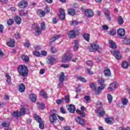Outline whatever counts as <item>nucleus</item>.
<instances>
[{
	"instance_id": "nucleus-11",
	"label": "nucleus",
	"mask_w": 130,
	"mask_h": 130,
	"mask_svg": "<svg viewBox=\"0 0 130 130\" xmlns=\"http://www.w3.org/2000/svg\"><path fill=\"white\" fill-rule=\"evenodd\" d=\"M56 114L53 113L50 115L49 117V121L51 123H55L56 122Z\"/></svg>"
},
{
	"instance_id": "nucleus-61",
	"label": "nucleus",
	"mask_w": 130,
	"mask_h": 130,
	"mask_svg": "<svg viewBox=\"0 0 130 130\" xmlns=\"http://www.w3.org/2000/svg\"><path fill=\"white\" fill-rule=\"evenodd\" d=\"M57 116L58 119H59V120H60L61 121H64V118H63V117H61V116H59V115H57Z\"/></svg>"
},
{
	"instance_id": "nucleus-3",
	"label": "nucleus",
	"mask_w": 130,
	"mask_h": 130,
	"mask_svg": "<svg viewBox=\"0 0 130 130\" xmlns=\"http://www.w3.org/2000/svg\"><path fill=\"white\" fill-rule=\"evenodd\" d=\"M99 49V45L96 43H91L87 47V50L90 52H94L97 51Z\"/></svg>"
},
{
	"instance_id": "nucleus-30",
	"label": "nucleus",
	"mask_w": 130,
	"mask_h": 130,
	"mask_svg": "<svg viewBox=\"0 0 130 130\" xmlns=\"http://www.w3.org/2000/svg\"><path fill=\"white\" fill-rule=\"evenodd\" d=\"M121 103L123 106H126L127 105V103H128V100L125 98H124L121 99Z\"/></svg>"
},
{
	"instance_id": "nucleus-54",
	"label": "nucleus",
	"mask_w": 130,
	"mask_h": 130,
	"mask_svg": "<svg viewBox=\"0 0 130 130\" xmlns=\"http://www.w3.org/2000/svg\"><path fill=\"white\" fill-rule=\"evenodd\" d=\"M115 34H116V31L114 29H112L110 31V35H111L112 36H114Z\"/></svg>"
},
{
	"instance_id": "nucleus-23",
	"label": "nucleus",
	"mask_w": 130,
	"mask_h": 130,
	"mask_svg": "<svg viewBox=\"0 0 130 130\" xmlns=\"http://www.w3.org/2000/svg\"><path fill=\"white\" fill-rule=\"evenodd\" d=\"M6 82L8 84V85H12V80L11 79V76H10V75L9 74H6Z\"/></svg>"
},
{
	"instance_id": "nucleus-38",
	"label": "nucleus",
	"mask_w": 130,
	"mask_h": 130,
	"mask_svg": "<svg viewBox=\"0 0 130 130\" xmlns=\"http://www.w3.org/2000/svg\"><path fill=\"white\" fill-rule=\"evenodd\" d=\"M123 44H126L127 45H130V39H129V38L125 39L123 41Z\"/></svg>"
},
{
	"instance_id": "nucleus-18",
	"label": "nucleus",
	"mask_w": 130,
	"mask_h": 130,
	"mask_svg": "<svg viewBox=\"0 0 130 130\" xmlns=\"http://www.w3.org/2000/svg\"><path fill=\"white\" fill-rule=\"evenodd\" d=\"M104 14L108 21H111V17H110V14H109V11L108 9H104Z\"/></svg>"
},
{
	"instance_id": "nucleus-31",
	"label": "nucleus",
	"mask_w": 130,
	"mask_h": 130,
	"mask_svg": "<svg viewBox=\"0 0 130 130\" xmlns=\"http://www.w3.org/2000/svg\"><path fill=\"white\" fill-rule=\"evenodd\" d=\"M59 81V82H63L64 81V73L61 72L60 73Z\"/></svg>"
},
{
	"instance_id": "nucleus-10",
	"label": "nucleus",
	"mask_w": 130,
	"mask_h": 130,
	"mask_svg": "<svg viewBox=\"0 0 130 130\" xmlns=\"http://www.w3.org/2000/svg\"><path fill=\"white\" fill-rule=\"evenodd\" d=\"M84 14L86 17H88L89 18H91L94 16V12L92 10H86L84 11Z\"/></svg>"
},
{
	"instance_id": "nucleus-53",
	"label": "nucleus",
	"mask_w": 130,
	"mask_h": 130,
	"mask_svg": "<svg viewBox=\"0 0 130 130\" xmlns=\"http://www.w3.org/2000/svg\"><path fill=\"white\" fill-rule=\"evenodd\" d=\"M64 101H66V103H69V102H70V95L65 96Z\"/></svg>"
},
{
	"instance_id": "nucleus-36",
	"label": "nucleus",
	"mask_w": 130,
	"mask_h": 130,
	"mask_svg": "<svg viewBox=\"0 0 130 130\" xmlns=\"http://www.w3.org/2000/svg\"><path fill=\"white\" fill-rule=\"evenodd\" d=\"M60 37H61V36L57 35L56 37H54L50 39V41H51V42H54V41H55V40H57V39H59V38H60Z\"/></svg>"
},
{
	"instance_id": "nucleus-50",
	"label": "nucleus",
	"mask_w": 130,
	"mask_h": 130,
	"mask_svg": "<svg viewBox=\"0 0 130 130\" xmlns=\"http://www.w3.org/2000/svg\"><path fill=\"white\" fill-rule=\"evenodd\" d=\"M13 23H14V19H10L7 21V24L9 26H11V25H13Z\"/></svg>"
},
{
	"instance_id": "nucleus-28",
	"label": "nucleus",
	"mask_w": 130,
	"mask_h": 130,
	"mask_svg": "<svg viewBox=\"0 0 130 130\" xmlns=\"http://www.w3.org/2000/svg\"><path fill=\"white\" fill-rule=\"evenodd\" d=\"M14 21L17 25H20V24H21V22H22V19H21V17L16 16L14 18Z\"/></svg>"
},
{
	"instance_id": "nucleus-34",
	"label": "nucleus",
	"mask_w": 130,
	"mask_h": 130,
	"mask_svg": "<svg viewBox=\"0 0 130 130\" xmlns=\"http://www.w3.org/2000/svg\"><path fill=\"white\" fill-rule=\"evenodd\" d=\"M83 37L87 42H89L90 41V35L89 34H84L83 35Z\"/></svg>"
},
{
	"instance_id": "nucleus-5",
	"label": "nucleus",
	"mask_w": 130,
	"mask_h": 130,
	"mask_svg": "<svg viewBox=\"0 0 130 130\" xmlns=\"http://www.w3.org/2000/svg\"><path fill=\"white\" fill-rule=\"evenodd\" d=\"M72 57H73V55L71 54L70 52H67L64 54L63 56L62 57V62H66V61H70L71 59H72Z\"/></svg>"
},
{
	"instance_id": "nucleus-42",
	"label": "nucleus",
	"mask_w": 130,
	"mask_h": 130,
	"mask_svg": "<svg viewBox=\"0 0 130 130\" xmlns=\"http://www.w3.org/2000/svg\"><path fill=\"white\" fill-rule=\"evenodd\" d=\"M56 102L57 104H58V105H60V104H62V103H63V102H64V99H62L61 100H57Z\"/></svg>"
},
{
	"instance_id": "nucleus-41",
	"label": "nucleus",
	"mask_w": 130,
	"mask_h": 130,
	"mask_svg": "<svg viewBox=\"0 0 130 130\" xmlns=\"http://www.w3.org/2000/svg\"><path fill=\"white\" fill-rule=\"evenodd\" d=\"M37 105H38V107L41 110L44 109V107H45L44 104L41 103H38Z\"/></svg>"
},
{
	"instance_id": "nucleus-63",
	"label": "nucleus",
	"mask_w": 130,
	"mask_h": 130,
	"mask_svg": "<svg viewBox=\"0 0 130 130\" xmlns=\"http://www.w3.org/2000/svg\"><path fill=\"white\" fill-rule=\"evenodd\" d=\"M118 130H129V127H127L126 128L123 127H120L119 128Z\"/></svg>"
},
{
	"instance_id": "nucleus-4",
	"label": "nucleus",
	"mask_w": 130,
	"mask_h": 130,
	"mask_svg": "<svg viewBox=\"0 0 130 130\" xmlns=\"http://www.w3.org/2000/svg\"><path fill=\"white\" fill-rule=\"evenodd\" d=\"M79 29L78 28L74 29L72 30L69 31L68 32V36L69 38L74 39L76 37V35H78Z\"/></svg>"
},
{
	"instance_id": "nucleus-62",
	"label": "nucleus",
	"mask_w": 130,
	"mask_h": 130,
	"mask_svg": "<svg viewBox=\"0 0 130 130\" xmlns=\"http://www.w3.org/2000/svg\"><path fill=\"white\" fill-rule=\"evenodd\" d=\"M60 111L61 113H62L63 114H64V113H66V110H64V109L62 107H61L60 108Z\"/></svg>"
},
{
	"instance_id": "nucleus-2",
	"label": "nucleus",
	"mask_w": 130,
	"mask_h": 130,
	"mask_svg": "<svg viewBox=\"0 0 130 130\" xmlns=\"http://www.w3.org/2000/svg\"><path fill=\"white\" fill-rule=\"evenodd\" d=\"M104 79L101 78L98 80V84L100 85V86H99L97 90H96V94H100L101 93L102 90H103L105 87H106V85L104 84Z\"/></svg>"
},
{
	"instance_id": "nucleus-6",
	"label": "nucleus",
	"mask_w": 130,
	"mask_h": 130,
	"mask_svg": "<svg viewBox=\"0 0 130 130\" xmlns=\"http://www.w3.org/2000/svg\"><path fill=\"white\" fill-rule=\"evenodd\" d=\"M118 87V84H117V82L116 81H114L113 83L110 84L109 87L108 88V90L110 92H112V91H114L115 89H117Z\"/></svg>"
},
{
	"instance_id": "nucleus-12",
	"label": "nucleus",
	"mask_w": 130,
	"mask_h": 130,
	"mask_svg": "<svg viewBox=\"0 0 130 130\" xmlns=\"http://www.w3.org/2000/svg\"><path fill=\"white\" fill-rule=\"evenodd\" d=\"M56 59H55V57L52 56H49L47 58V63L49 64H50L51 63H52V62H54Z\"/></svg>"
},
{
	"instance_id": "nucleus-49",
	"label": "nucleus",
	"mask_w": 130,
	"mask_h": 130,
	"mask_svg": "<svg viewBox=\"0 0 130 130\" xmlns=\"http://www.w3.org/2000/svg\"><path fill=\"white\" fill-rule=\"evenodd\" d=\"M41 95L42 96L43 98L47 99V94L43 91H41Z\"/></svg>"
},
{
	"instance_id": "nucleus-43",
	"label": "nucleus",
	"mask_w": 130,
	"mask_h": 130,
	"mask_svg": "<svg viewBox=\"0 0 130 130\" xmlns=\"http://www.w3.org/2000/svg\"><path fill=\"white\" fill-rule=\"evenodd\" d=\"M12 115L14 117H19V116H21V114H20V112H14L13 114Z\"/></svg>"
},
{
	"instance_id": "nucleus-48",
	"label": "nucleus",
	"mask_w": 130,
	"mask_h": 130,
	"mask_svg": "<svg viewBox=\"0 0 130 130\" xmlns=\"http://www.w3.org/2000/svg\"><path fill=\"white\" fill-rule=\"evenodd\" d=\"M45 22L44 21H43L41 23V29L42 30H45Z\"/></svg>"
},
{
	"instance_id": "nucleus-40",
	"label": "nucleus",
	"mask_w": 130,
	"mask_h": 130,
	"mask_svg": "<svg viewBox=\"0 0 130 130\" xmlns=\"http://www.w3.org/2000/svg\"><path fill=\"white\" fill-rule=\"evenodd\" d=\"M84 99L85 103H88V102H90V101H91V99H90V96L88 95L84 96Z\"/></svg>"
},
{
	"instance_id": "nucleus-20",
	"label": "nucleus",
	"mask_w": 130,
	"mask_h": 130,
	"mask_svg": "<svg viewBox=\"0 0 130 130\" xmlns=\"http://www.w3.org/2000/svg\"><path fill=\"white\" fill-rule=\"evenodd\" d=\"M25 89H26V87H25V85H24L23 83H20L18 86V90L19 92H24Z\"/></svg>"
},
{
	"instance_id": "nucleus-13",
	"label": "nucleus",
	"mask_w": 130,
	"mask_h": 130,
	"mask_svg": "<svg viewBox=\"0 0 130 130\" xmlns=\"http://www.w3.org/2000/svg\"><path fill=\"white\" fill-rule=\"evenodd\" d=\"M75 120L76 122H78L79 124L81 125H83V124L85 123V120L83 119L81 117H77L75 118Z\"/></svg>"
},
{
	"instance_id": "nucleus-58",
	"label": "nucleus",
	"mask_w": 130,
	"mask_h": 130,
	"mask_svg": "<svg viewBox=\"0 0 130 130\" xmlns=\"http://www.w3.org/2000/svg\"><path fill=\"white\" fill-rule=\"evenodd\" d=\"M86 64L87 66H93V62L91 60H88L86 61Z\"/></svg>"
},
{
	"instance_id": "nucleus-27",
	"label": "nucleus",
	"mask_w": 130,
	"mask_h": 130,
	"mask_svg": "<svg viewBox=\"0 0 130 130\" xmlns=\"http://www.w3.org/2000/svg\"><path fill=\"white\" fill-rule=\"evenodd\" d=\"M105 121L108 124H112L114 122V120L113 118H107L105 119Z\"/></svg>"
},
{
	"instance_id": "nucleus-52",
	"label": "nucleus",
	"mask_w": 130,
	"mask_h": 130,
	"mask_svg": "<svg viewBox=\"0 0 130 130\" xmlns=\"http://www.w3.org/2000/svg\"><path fill=\"white\" fill-rule=\"evenodd\" d=\"M39 127L41 129H43L44 128V123L42 121L39 122Z\"/></svg>"
},
{
	"instance_id": "nucleus-35",
	"label": "nucleus",
	"mask_w": 130,
	"mask_h": 130,
	"mask_svg": "<svg viewBox=\"0 0 130 130\" xmlns=\"http://www.w3.org/2000/svg\"><path fill=\"white\" fill-rule=\"evenodd\" d=\"M124 21H123V18H122V17L119 16L118 18V23L119 25H122Z\"/></svg>"
},
{
	"instance_id": "nucleus-46",
	"label": "nucleus",
	"mask_w": 130,
	"mask_h": 130,
	"mask_svg": "<svg viewBox=\"0 0 130 130\" xmlns=\"http://www.w3.org/2000/svg\"><path fill=\"white\" fill-rule=\"evenodd\" d=\"M20 115H24L25 113H26V109L25 108H22L20 109V112L19 113Z\"/></svg>"
},
{
	"instance_id": "nucleus-55",
	"label": "nucleus",
	"mask_w": 130,
	"mask_h": 130,
	"mask_svg": "<svg viewBox=\"0 0 130 130\" xmlns=\"http://www.w3.org/2000/svg\"><path fill=\"white\" fill-rule=\"evenodd\" d=\"M19 15L20 16H25L26 15V13L24 11V10H21L19 11Z\"/></svg>"
},
{
	"instance_id": "nucleus-17",
	"label": "nucleus",
	"mask_w": 130,
	"mask_h": 130,
	"mask_svg": "<svg viewBox=\"0 0 130 130\" xmlns=\"http://www.w3.org/2000/svg\"><path fill=\"white\" fill-rule=\"evenodd\" d=\"M117 34L119 36L122 37V36H124L125 34V30L123 28H119L117 30Z\"/></svg>"
},
{
	"instance_id": "nucleus-9",
	"label": "nucleus",
	"mask_w": 130,
	"mask_h": 130,
	"mask_svg": "<svg viewBox=\"0 0 130 130\" xmlns=\"http://www.w3.org/2000/svg\"><path fill=\"white\" fill-rule=\"evenodd\" d=\"M27 6H28V2L26 1H21L18 4V6L20 9H25Z\"/></svg>"
},
{
	"instance_id": "nucleus-21",
	"label": "nucleus",
	"mask_w": 130,
	"mask_h": 130,
	"mask_svg": "<svg viewBox=\"0 0 130 130\" xmlns=\"http://www.w3.org/2000/svg\"><path fill=\"white\" fill-rule=\"evenodd\" d=\"M37 96L36 94L34 93H31L29 94V99L31 102H36V98Z\"/></svg>"
},
{
	"instance_id": "nucleus-45",
	"label": "nucleus",
	"mask_w": 130,
	"mask_h": 130,
	"mask_svg": "<svg viewBox=\"0 0 130 130\" xmlns=\"http://www.w3.org/2000/svg\"><path fill=\"white\" fill-rule=\"evenodd\" d=\"M35 118L36 119V120H37V121H38V122H40L41 121H42V120L41 119V118L39 117V116L36 115L35 116Z\"/></svg>"
},
{
	"instance_id": "nucleus-64",
	"label": "nucleus",
	"mask_w": 130,
	"mask_h": 130,
	"mask_svg": "<svg viewBox=\"0 0 130 130\" xmlns=\"http://www.w3.org/2000/svg\"><path fill=\"white\" fill-rule=\"evenodd\" d=\"M50 10L49 9V8L48 6H46L45 8V12H46V13H49Z\"/></svg>"
},
{
	"instance_id": "nucleus-8",
	"label": "nucleus",
	"mask_w": 130,
	"mask_h": 130,
	"mask_svg": "<svg viewBox=\"0 0 130 130\" xmlns=\"http://www.w3.org/2000/svg\"><path fill=\"white\" fill-rule=\"evenodd\" d=\"M80 109L82 111L79 110V109H77L76 110V112L77 113H78V114H79L80 115H81L82 117H85V116L86 115L85 114V110H86V108L84 106H81V108H80Z\"/></svg>"
},
{
	"instance_id": "nucleus-29",
	"label": "nucleus",
	"mask_w": 130,
	"mask_h": 130,
	"mask_svg": "<svg viewBox=\"0 0 130 130\" xmlns=\"http://www.w3.org/2000/svg\"><path fill=\"white\" fill-rule=\"evenodd\" d=\"M104 74L105 76H106L107 77H110L111 75V72H110V69H106L104 70Z\"/></svg>"
},
{
	"instance_id": "nucleus-60",
	"label": "nucleus",
	"mask_w": 130,
	"mask_h": 130,
	"mask_svg": "<svg viewBox=\"0 0 130 130\" xmlns=\"http://www.w3.org/2000/svg\"><path fill=\"white\" fill-rule=\"evenodd\" d=\"M78 23H79V22H78V21H77L76 20H73L72 21V23L70 24H71V25H78Z\"/></svg>"
},
{
	"instance_id": "nucleus-51",
	"label": "nucleus",
	"mask_w": 130,
	"mask_h": 130,
	"mask_svg": "<svg viewBox=\"0 0 130 130\" xmlns=\"http://www.w3.org/2000/svg\"><path fill=\"white\" fill-rule=\"evenodd\" d=\"M33 55L35 56L39 57L41 54H40V52H39V51H35L33 53Z\"/></svg>"
},
{
	"instance_id": "nucleus-37",
	"label": "nucleus",
	"mask_w": 130,
	"mask_h": 130,
	"mask_svg": "<svg viewBox=\"0 0 130 130\" xmlns=\"http://www.w3.org/2000/svg\"><path fill=\"white\" fill-rule=\"evenodd\" d=\"M97 86H96V85H95L94 83H91L90 84V87L91 88V89H92V90H93V91H95V93H96V90H97V89H96Z\"/></svg>"
},
{
	"instance_id": "nucleus-24",
	"label": "nucleus",
	"mask_w": 130,
	"mask_h": 130,
	"mask_svg": "<svg viewBox=\"0 0 130 130\" xmlns=\"http://www.w3.org/2000/svg\"><path fill=\"white\" fill-rule=\"evenodd\" d=\"M68 13L70 16H75L76 14V11L73 8H70L68 10Z\"/></svg>"
},
{
	"instance_id": "nucleus-14",
	"label": "nucleus",
	"mask_w": 130,
	"mask_h": 130,
	"mask_svg": "<svg viewBox=\"0 0 130 130\" xmlns=\"http://www.w3.org/2000/svg\"><path fill=\"white\" fill-rule=\"evenodd\" d=\"M98 113H99L100 116H104L105 115V111L102 107H100L98 109Z\"/></svg>"
},
{
	"instance_id": "nucleus-26",
	"label": "nucleus",
	"mask_w": 130,
	"mask_h": 130,
	"mask_svg": "<svg viewBox=\"0 0 130 130\" xmlns=\"http://www.w3.org/2000/svg\"><path fill=\"white\" fill-rule=\"evenodd\" d=\"M7 44L9 47H14L15 46V41L10 40L9 42L7 43Z\"/></svg>"
},
{
	"instance_id": "nucleus-39",
	"label": "nucleus",
	"mask_w": 130,
	"mask_h": 130,
	"mask_svg": "<svg viewBox=\"0 0 130 130\" xmlns=\"http://www.w3.org/2000/svg\"><path fill=\"white\" fill-rule=\"evenodd\" d=\"M2 125L3 127H9V126H10V123L8 122H3L2 123Z\"/></svg>"
},
{
	"instance_id": "nucleus-19",
	"label": "nucleus",
	"mask_w": 130,
	"mask_h": 130,
	"mask_svg": "<svg viewBox=\"0 0 130 130\" xmlns=\"http://www.w3.org/2000/svg\"><path fill=\"white\" fill-rule=\"evenodd\" d=\"M32 27L34 29L35 32L37 33L38 35H40V34H41V30L37 25L34 24L32 25Z\"/></svg>"
},
{
	"instance_id": "nucleus-16",
	"label": "nucleus",
	"mask_w": 130,
	"mask_h": 130,
	"mask_svg": "<svg viewBox=\"0 0 130 130\" xmlns=\"http://www.w3.org/2000/svg\"><path fill=\"white\" fill-rule=\"evenodd\" d=\"M68 110L71 113H74L76 111V106L74 105H70L68 107Z\"/></svg>"
},
{
	"instance_id": "nucleus-59",
	"label": "nucleus",
	"mask_w": 130,
	"mask_h": 130,
	"mask_svg": "<svg viewBox=\"0 0 130 130\" xmlns=\"http://www.w3.org/2000/svg\"><path fill=\"white\" fill-rule=\"evenodd\" d=\"M51 51L52 53H56V52L57 51L56 50V49L55 48H51Z\"/></svg>"
},
{
	"instance_id": "nucleus-15",
	"label": "nucleus",
	"mask_w": 130,
	"mask_h": 130,
	"mask_svg": "<svg viewBox=\"0 0 130 130\" xmlns=\"http://www.w3.org/2000/svg\"><path fill=\"white\" fill-rule=\"evenodd\" d=\"M59 17L61 20H64L66 19V13H64V11H63V9H60V14Z\"/></svg>"
},
{
	"instance_id": "nucleus-57",
	"label": "nucleus",
	"mask_w": 130,
	"mask_h": 130,
	"mask_svg": "<svg viewBox=\"0 0 130 130\" xmlns=\"http://www.w3.org/2000/svg\"><path fill=\"white\" fill-rule=\"evenodd\" d=\"M62 86H63V82H60L58 84L57 88H62Z\"/></svg>"
},
{
	"instance_id": "nucleus-7",
	"label": "nucleus",
	"mask_w": 130,
	"mask_h": 130,
	"mask_svg": "<svg viewBox=\"0 0 130 130\" xmlns=\"http://www.w3.org/2000/svg\"><path fill=\"white\" fill-rule=\"evenodd\" d=\"M111 53L115 57L116 59H120L121 58V55L118 50H112Z\"/></svg>"
},
{
	"instance_id": "nucleus-32",
	"label": "nucleus",
	"mask_w": 130,
	"mask_h": 130,
	"mask_svg": "<svg viewBox=\"0 0 130 130\" xmlns=\"http://www.w3.org/2000/svg\"><path fill=\"white\" fill-rule=\"evenodd\" d=\"M37 14L40 16V17H44L45 16V12L42 10H39L37 11Z\"/></svg>"
},
{
	"instance_id": "nucleus-25",
	"label": "nucleus",
	"mask_w": 130,
	"mask_h": 130,
	"mask_svg": "<svg viewBox=\"0 0 130 130\" xmlns=\"http://www.w3.org/2000/svg\"><path fill=\"white\" fill-rule=\"evenodd\" d=\"M79 46H80V45H79V41H77V40L75 41V44L73 47L74 50H75V51H77L78 49H79Z\"/></svg>"
},
{
	"instance_id": "nucleus-22",
	"label": "nucleus",
	"mask_w": 130,
	"mask_h": 130,
	"mask_svg": "<svg viewBox=\"0 0 130 130\" xmlns=\"http://www.w3.org/2000/svg\"><path fill=\"white\" fill-rule=\"evenodd\" d=\"M109 44L110 45V47L111 48H113V49L116 48L117 47L116 44H115V42H113V41L111 40L109 41Z\"/></svg>"
},
{
	"instance_id": "nucleus-44",
	"label": "nucleus",
	"mask_w": 130,
	"mask_h": 130,
	"mask_svg": "<svg viewBox=\"0 0 130 130\" xmlns=\"http://www.w3.org/2000/svg\"><path fill=\"white\" fill-rule=\"evenodd\" d=\"M77 79L79 80V81H80L81 82H83V83H86V82H87V80H86L84 78L81 76L77 77Z\"/></svg>"
},
{
	"instance_id": "nucleus-33",
	"label": "nucleus",
	"mask_w": 130,
	"mask_h": 130,
	"mask_svg": "<svg viewBox=\"0 0 130 130\" xmlns=\"http://www.w3.org/2000/svg\"><path fill=\"white\" fill-rule=\"evenodd\" d=\"M22 59L25 62H28L29 61V57L25 54L21 56Z\"/></svg>"
},
{
	"instance_id": "nucleus-56",
	"label": "nucleus",
	"mask_w": 130,
	"mask_h": 130,
	"mask_svg": "<svg viewBox=\"0 0 130 130\" xmlns=\"http://www.w3.org/2000/svg\"><path fill=\"white\" fill-rule=\"evenodd\" d=\"M41 54L43 56H46V55H47V52H46V51H42L41 52Z\"/></svg>"
},
{
	"instance_id": "nucleus-47",
	"label": "nucleus",
	"mask_w": 130,
	"mask_h": 130,
	"mask_svg": "<svg viewBox=\"0 0 130 130\" xmlns=\"http://www.w3.org/2000/svg\"><path fill=\"white\" fill-rule=\"evenodd\" d=\"M107 97L109 103H111V102H112V95L109 94H108Z\"/></svg>"
},
{
	"instance_id": "nucleus-1",
	"label": "nucleus",
	"mask_w": 130,
	"mask_h": 130,
	"mask_svg": "<svg viewBox=\"0 0 130 130\" xmlns=\"http://www.w3.org/2000/svg\"><path fill=\"white\" fill-rule=\"evenodd\" d=\"M18 71L20 76L22 77H27L29 70L26 66H19L18 67Z\"/></svg>"
}]
</instances>
